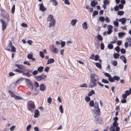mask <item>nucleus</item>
I'll return each mask as SVG.
<instances>
[{
  "mask_svg": "<svg viewBox=\"0 0 131 131\" xmlns=\"http://www.w3.org/2000/svg\"><path fill=\"white\" fill-rule=\"evenodd\" d=\"M26 82L30 90L32 91L33 90V85L32 82L30 80L27 79H26Z\"/></svg>",
  "mask_w": 131,
  "mask_h": 131,
  "instance_id": "obj_1",
  "label": "nucleus"
},
{
  "mask_svg": "<svg viewBox=\"0 0 131 131\" xmlns=\"http://www.w3.org/2000/svg\"><path fill=\"white\" fill-rule=\"evenodd\" d=\"M47 77V75L45 74H42L39 76H35V78L38 81H40L41 80L45 81V79Z\"/></svg>",
  "mask_w": 131,
  "mask_h": 131,
  "instance_id": "obj_2",
  "label": "nucleus"
},
{
  "mask_svg": "<svg viewBox=\"0 0 131 131\" xmlns=\"http://www.w3.org/2000/svg\"><path fill=\"white\" fill-rule=\"evenodd\" d=\"M98 81L90 79V82L89 84V88H93L96 86L97 84Z\"/></svg>",
  "mask_w": 131,
  "mask_h": 131,
  "instance_id": "obj_3",
  "label": "nucleus"
},
{
  "mask_svg": "<svg viewBox=\"0 0 131 131\" xmlns=\"http://www.w3.org/2000/svg\"><path fill=\"white\" fill-rule=\"evenodd\" d=\"M90 79L98 81V77L96 74L95 73H92L90 75Z\"/></svg>",
  "mask_w": 131,
  "mask_h": 131,
  "instance_id": "obj_4",
  "label": "nucleus"
},
{
  "mask_svg": "<svg viewBox=\"0 0 131 131\" xmlns=\"http://www.w3.org/2000/svg\"><path fill=\"white\" fill-rule=\"evenodd\" d=\"M1 23H2V28L3 30H4L6 28L7 23H6L3 20L1 19L0 20Z\"/></svg>",
  "mask_w": 131,
  "mask_h": 131,
  "instance_id": "obj_5",
  "label": "nucleus"
},
{
  "mask_svg": "<svg viewBox=\"0 0 131 131\" xmlns=\"http://www.w3.org/2000/svg\"><path fill=\"white\" fill-rule=\"evenodd\" d=\"M32 70H27V72L26 73H23V74L24 75L26 76L27 77H29L32 75Z\"/></svg>",
  "mask_w": 131,
  "mask_h": 131,
  "instance_id": "obj_6",
  "label": "nucleus"
},
{
  "mask_svg": "<svg viewBox=\"0 0 131 131\" xmlns=\"http://www.w3.org/2000/svg\"><path fill=\"white\" fill-rule=\"evenodd\" d=\"M50 50L52 52L57 53L58 51V49L55 48L53 45H51L50 47Z\"/></svg>",
  "mask_w": 131,
  "mask_h": 131,
  "instance_id": "obj_7",
  "label": "nucleus"
},
{
  "mask_svg": "<svg viewBox=\"0 0 131 131\" xmlns=\"http://www.w3.org/2000/svg\"><path fill=\"white\" fill-rule=\"evenodd\" d=\"M94 108L95 110L98 113H100V109L99 108V103L98 102H95V105L94 106Z\"/></svg>",
  "mask_w": 131,
  "mask_h": 131,
  "instance_id": "obj_8",
  "label": "nucleus"
},
{
  "mask_svg": "<svg viewBox=\"0 0 131 131\" xmlns=\"http://www.w3.org/2000/svg\"><path fill=\"white\" fill-rule=\"evenodd\" d=\"M112 28L113 26L110 25H109L107 26L108 31H107V34H110L111 33Z\"/></svg>",
  "mask_w": 131,
  "mask_h": 131,
  "instance_id": "obj_9",
  "label": "nucleus"
},
{
  "mask_svg": "<svg viewBox=\"0 0 131 131\" xmlns=\"http://www.w3.org/2000/svg\"><path fill=\"white\" fill-rule=\"evenodd\" d=\"M40 90L41 91H43L46 89V86L43 84H41L40 86Z\"/></svg>",
  "mask_w": 131,
  "mask_h": 131,
  "instance_id": "obj_10",
  "label": "nucleus"
},
{
  "mask_svg": "<svg viewBox=\"0 0 131 131\" xmlns=\"http://www.w3.org/2000/svg\"><path fill=\"white\" fill-rule=\"evenodd\" d=\"M118 20L119 22L121 23L122 24L124 25L125 23L126 19L125 18H122L119 19Z\"/></svg>",
  "mask_w": 131,
  "mask_h": 131,
  "instance_id": "obj_11",
  "label": "nucleus"
},
{
  "mask_svg": "<svg viewBox=\"0 0 131 131\" xmlns=\"http://www.w3.org/2000/svg\"><path fill=\"white\" fill-rule=\"evenodd\" d=\"M34 113V117L35 118L37 117L39 115V111L38 110H35Z\"/></svg>",
  "mask_w": 131,
  "mask_h": 131,
  "instance_id": "obj_12",
  "label": "nucleus"
},
{
  "mask_svg": "<svg viewBox=\"0 0 131 131\" xmlns=\"http://www.w3.org/2000/svg\"><path fill=\"white\" fill-rule=\"evenodd\" d=\"M35 106L34 103H30L29 104L28 108V110H30L31 109H34L35 108Z\"/></svg>",
  "mask_w": 131,
  "mask_h": 131,
  "instance_id": "obj_13",
  "label": "nucleus"
},
{
  "mask_svg": "<svg viewBox=\"0 0 131 131\" xmlns=\"http://www.w3.org/2000/svg\"><path fill=\"white\" fill-rule=\"evenodd\" d=\"M40 9L42 11H44L46 10V8L44 7L42 3L40 5Z\"/></svg>",
  "mask_w": 131,
  "mask_h": 131,
  "instance_id": "obj_14",
  "label": "nucleus"
},
{
  "mask_svg": "<svg viewBox=\"0 0 131 131\" xmlns=\"http://www.w3.org/2000/svg\"><path fill=\"white\" fill-rule=\"evenodd\" d=\"M50 23L49 24V27H51L52 26H54L55 23V20L54 19H53L52 21H49Z\"/></svg>",
  "mask_w": 131,
  "mask_h": 131,
  "instance_id": "obj_15",
  "label": "nucleus"
},
{
  "mask_svg": "<svg viewBox=\"0 0 131 131\" xmlns=\"http://www.w3.org/2000/svg\"><path fill=\"white\" fill-rule=\"evenodd\" d=\"M54 61V60L53 58L49 59L47 62V64H48L52 63H53Z\"/></svg>",
  "mask_w": 131,
  "mask_h": 131,
  "instance_id": "obj_16",
  "label": "nucleus"
},
{
  "mask_svg": "<svg viewBox=\"0 0 131 131\" xmlns=\"http://www.w3.org/2000/svg\"><path fill=\"white\" fill-rule=\"evenodd\" d=\"M120 59L122 60L125 63H126L127 61L125 57L123 56H121L120 57Z\"/></svg>",
  "mask_w": 131,
  "mask_h": 131,
  "instance_id": "obj_17",
  "label": "nucleus"
},
{
  "mask_svg": "<svg viewBox=\"0 0 131 131\" xmlns=\"http://www.w3.org/2000/svg\"><path fill=\"white\" fill-rule=\"evenodd\" d=\"M13 46L12 44V42L11 41H9V43L8 45V47L7 48V50L9 51H10V47L11 48V47Z\"/></svg>",
  "mask_w": 131,
  "mask_h": 131,
  "instance_id": "obj_18",
  "label": "nucleus"
},
{
  "mask_svg": "<svg viewBox=\"0 0 131 131\" xmlns=\"http://www.w3.org/2000/svg\"><path fill=\"white\" fill-rule=\"evenodd\" d=\"M77 20L76 19H73L71 21V24L72 26L75 25L77 22Z\"/></svg>",
  "mask_w": 131,
  "mask_h": 131,
  "instance_id": "obj_19",
  "label": "nucleus"
},
{
  "mask_svg": "<svg viewBox=\"0 0 131 131\" xmlns=\"http://www.w3.org/2000/svg\"><path fill=\"white\" fill-rule=\"evenodd\" d=\"M50 2H52V4L55 6H56L58 4L56 0H51Z\"/></svg>",
  "mask_w": 131,
  "mask_h": 131,
  "instance_id": "obj_20",
  "label": "nucleus"
},
{
  "mask_svg": "<svg viewBox=\"0 0 131 131\" xmlns=\"http://www.w3.org/2000/svg\"><path fill=\"white\" fill-rule=\"evenodd\" d=\"M53 16L52 15H50L48 17V21H52V20L53 19H53Z\"/></svg>",
  "mask_w": 131,
  "mask_h": 131,
  "instance_id": "obj_21",
  "label": "nucleus"
},
{
  "mask_svg": "<svg viewBox=\"0 0 131 131\" xmlns=\"http://www.w3.org/2000/svg\"><path fill=\"white\" fill-rule=\"evenodd\" d=\"M8 93L11 96L15 98L16 95L14 93H13L11 91L9 90L8 91Z\"/></svg>",
  "mask_w": 131,
  "mask_h": 131,
  "instance_id": "obj_22",
  "label": "nucleus"
},
{
  "mask_svg": "<svg viewBox=\"0 0 131 131\" xmlns=\"http://www.w3.org/2000/svg\"><path fill=\"white\" fill-rule=\"evenodd\" d=\"M43 67L42 66H41L38 68L37 71L39 72H41L43 71Z\"/></svg>",
  "mask_w": 131,
  "mask_h": 131,
  "instance_id": "obj_23",
  "label": "nucleus"
},
{
  "mask_svg": "<svg viewBox=\"0 0 131 131\" xmlns=\"http://www.w3.org/2000/svg\"><path fill=\"white\" fill-rule=\"evenodd\" d=\"M82 26L83 28L85 29H87V24L86 22H84L82 25Z\"/></svg>",
  "mask_w": 131,
  "mask_h": 131,
  "instance_id": "obj_24",
  "label": "nucleus"
},
{
  "mask_svg": "<svg viewBox=\"0 0 131 131\" xmlns=\"http://www.w3.org/2000/svg\"><path fill=\"white\" fill-rule=\"evenodd\" d=\"M118 36L119 37L124 36L126 34V33L123 32H119L118 34Z\"/></svg>",
  "mask_w": 131,
  "mask_h": 131,
  "instance_id": "obj_25",
  "label": "nucleus"
},
{
  "mask_svg": "<svg viewBox=\"0 0 131 131\" xmlns=\"http://www.w3.org/2000/svg\"><path fill=\"white\" fill-rule=\"evenodd\" d=\"M95 94L94 91L93 90H92L88 93V95L89 96H91L92 94Z\"/></svg>",
  "mask_w": 131,
  "mask_h": 131,
  "instance_id": "obj_26",
  "label": "nucleus"
},
{
  "mask_svg": "<svg viewBox=\"0 0 131 131\" xmlns=\"http://www.w3.org/2000/svg\"><path fill=\"white\" fill-rule=\"evenodd\" d=\"M89 105L91 107H93L94 105V101L93 100L91 101L89 103Z\"/></svg>",
  "mask_w": 131,
  "mask_h": 131,
  "instance_id": "obj_27",
  "label": "nucleus"
},
{
  "mask_svg": "<svg viewBox=\"0 0 131 131\" xmlns=\"http://www.w3.org/2000/svg\"><path fill=\"white\" fill-rule=\"evenodd\" d=\"M112 64L114 66H116L117 65V62L116 61H112L111 62Z\"/></svg>",
  "mask_w": 131,
  "mask_h": 131,
  "instance_id": "obj_28",
  "label": "nucleus"
},
{
  "mask_svg": "<svg viewBox=\"0 0 131 131\" xmlns=\"http://www.w3.org/2000/svg\"><path fill=\"white\" fill-rule=\"evenodd\" d=\"M113 78L114 80H115L116 81H118L120 80V78L119 77L117 76H114L113 77Z\"/></svg>",
  "mask_w": 131,
  "mask_h": 131,
  "instance_id": "obj_29",
  "label": "nucleus"
},
{
  "mask_svg": "<svg viewBox=\"0 0 131 131\" xmlns=\"http://www.w3.org/2000/svg\"><path fill=\"white\" fill-rule=\"evenodd\" d=\"M104 17L103 16H100L99 17V20L102 22H103L105 20Z\"/></svg>",
  "mask_w": 131,
  "mask_h": 131,
  "instance_id": "obj_30",
  "label": "nucleus"
},
{
  "mask_svg": "<svg viewBox=\"0 0 131 131\" xmlns=\"http://www.w3.org/2000/svg\"><path fill=\"white\" fill-rule=\"evenodd\" d=\"M119 54L117 53H115L114 54V57L115 59H117L119 57Z\"/></svg>",
  "mask_w": 131,
  "mask_h": 131,
  "instance_id": "obj_31",
  "label": "nucleus"
},
{
  "mask_svg": "<svg viewBox=\"0 0 131 131\" xmlns=\"http://www.w3.org/2000/svg\"><path fill=\"white\" fill-rule=\"evenodd\" d=\"M96 66L99 68H101L102 66L99 63L97 62L95 64Z\"/></svg>",
  "mask_w": 131,
  "mask_h": 131,
  "instance_id": "obj_32",
  "label": "nucleus"
},
{
  "mask_svg": "<svg viewBox=\"0 0 131 131\" xmlns=\"http://www.w3.org/2000/svg\"><path fill=\"white\" fill-rule=\"evenodd\" d=\"M97 38L100 41H102L103 40V38L102 36L100 35H98L97 36Z\"/></svg>",
  "mask_w": 131,
  "mask_h": 131,
  "instance_id": "obj_33",
  "label": "nucleus"
},
{
  "mask_svg": "<svg viewBox=\"0 0 131 131\" xmlns=\"http://www.w3.org/2000/svg\"><path fill=\"white\" fill-rule=\"evenodd\" d=\"M85 100L86 102H88L90 101V99L89 97L86 96L85 98Z\"/></svg>",
  "mask_w": 131,
  "mask_h": 131,
  "instance_id": "obj_34",
  "label": "nucleus"
},
{
  "mask_svg": "<svg viewBox=\"0 0 131 131\" xmlns=\"http://www.w3.org/2000/svg\"><path fill=\"white\" fill-rule=\"evenodd\" d=\"M35 87L38 88L39 87V85L38 83L37 82H35L34 84Z\"/></svg>",
  "mask_w": 131,
  "mask_h": 131,
  "instance_id": "obj_35",
  "label": "nucleus"
},
{
  "mask_svg": "<svg viewBox=\"0 0 131 131\" xmlns=\"http://www.w3.org/2000/svg\"><path fill=\"white\" fill-rule=\"evenodd\" d=\"M108 80L110 82H113L114 81L113 77V78L111 76L110 77L108 78Z\"/></svg>",
  "mask_w": 131,
  "mask_h": 131,
  "instance_id": "obj_36",
  "label": "nucleus"
},
{
  "mask_svg": "<svg viewBox=\"0 0 131 131\" xmlns=\"http://www.w3.org/2000/svg\"><path fill=\"white\" fill-rule=\"evenodd\" d=\"M15 71L19 73H23V71L18 69H15Z\"/></svg>",
  "mask_w": 131,
  "mask_h": 131,
  "instance_id": "obj_37",
  "label": "nucleus"
},
{
  "mask_svg": "<svg viewBox=\"0 0 131 131\" xmlns=\"http://www.w3.org/2000/svg\"><path fill=\"white\" fill-rule=\"evenodd\" d=\"M91 5L93 7H95L96 5L95 1H91Z\"/></svg>",
  "mask_w": 131,
  "mask_h": 131,
  "instance_id": "obj_38",
  "label": "nucleus"
},
{
  "mask_svg": "<svg viewBox=\"0 0 131 131\" xmlns=\"http://www.w3.org/2000/svg\"><path fill=\"white\" fill-rule=\"evenodd\" d=\"M117 13L118 15H123L124 12L123 11H119L117 12Z\"/></svg>",
  "mask_w": 131,
  "mask_h": 131,
  "instance_id": "obj_39",
  "label": "nucleus"
},
{
  "mask_svg": "<svg viewBox=\"0 0 131 131\" xmlns=\"http://www.w3.org/2000/svg\"><path fill=\"white\" fill-rule=\"evenodd\" d=\"M102 82L104 83H106V84H108V83H109L108 81L106 79H102Z\"/></svg>",
  "mask_w": 131,
  "mask_h": 131,
  "instance_id": "obj_40",
  "label": "nucleus"
},
{
  "mask_svg": "<svg viewBox=\"0 0 131 131\" xmlns=\"http://www.w3.org/2000/svg\"><path fill=\"white\" fill-rule=\"evenodd\" d=\"M39 54L40 57L42 58L44 57V55L42 51H40L39 52Z\"/></svg>",
  "mask_w": 131,
  "mask_h": 131,
  "instance_id": "obj_41",
  "label": "nucleus"
},
{
  "mask_svg": "<svg viewBox=\"0 0 131 131\" xmlns=\"http://www.w3.org/2000/svg\"><path fill=\"white\" fill-rule=\"evenodd\" d=\"M98 12L97 11L94 10L93 13L92 15L93 16H95V15H98Z\"/></svg>",
  "mask_w": 131,
  "mask_h": 131,
  "instance_id": "obj_42",
  "label": "nucleus"
},
{
  "mask_svg": "<svg viewBox=\"0 0 131 131\" xmlns=\"http://www.w3.org/2000/svg\"><path fill=\"white\" fill-rule=\"evenodd\" d=\"M115 49L117 52H118L120 50L119 47L118 46H117L115 48Z\"/></svg>",
  "mask_w": 131,
  "mask_h": 131,
  "instance_id": "obj_43",
  "label": "nucleus"
},
{
  "mask_svg": "<svg viewBox=\"0 0 131 131\" xmlns=\"http://www.w3.org/2000/svg\"><path fill=\"white\" fill-rule=\"evenodd\" d=\"M59 108L61 113H63V108L62 105H60Z\"/></svg>",
  "mask_w": 131,
  "mask_h": 131,
  "instance_id": "obj_44",
  "label": "nucleus"
},
{
  "mask_svg": "<svg viewBox=\"0 0 131 131\" xmlns=\"http://www.w3.org/2000/svg\"><path fill=\"white\" fill-rule=\"evenodd\" d=\"M19 69H24V66L21 65H19L18 67Z\"/></svg>",
  "mask_w": 131,
  "mask_h": 131,
  "instance_id": "obj_45",
  "label": "nucleus"
},
{
  "mask_svg": "<svg viewBox=\"0 0 131 131\" xmlns=\"http://www.w3.org/2000/svg\"><path fill=\"white\" fill-rule=\"evenodd\" d=\"M117 38L116 37H115L114 38V40L112 41L111 42V44H114L116 43V41H117Z\"/></svg>",
  "mask_w": 131,
  "mask_h": 131,
  "instance_id": "obj_46",
  "label": "nucleus"
},
{
  "mask_svg": "<svg viewBox=\"0 0 131 131\" xmlns=\"http://www.w3.org/2000/svg\"><path fill=\"white\" fill-rule=\"evenodd\" d=\"M113 45L111 44H108V48L110 49H112L113 48Z\"/></svg>",
  "mask_w": 131,
  "mask_h": 131,
  "instance_id": "obj_47",
  "label": "nucleus"
},
{
  "mask_svg": "<svg viewBox=\"0 0 131 131\" xmlns=\"http://www.w3.org/2000/svg\"><path fill=\"white\" fill-rule=\"evenodd\" d=\"M117 122H114L113 123V126H111V127H116L117 126Z\"/></svg>",
  "mask_w": 131,
  "mask_h": 131,
  "instance_id": "obj_48",
  "label": "nucleus"
},
{
  "mask_svg": "<svg viewBox=\"0 0 131 131\" xmlns=\"http://www.w3.org/2000/svg\"><path fill=\"white\" fill-rule=\"evenodd\" d=\"M113 24L116 27H117L118 26V23L117 21H114L113 23Z\"/></svg>",
  "mask_w": 131,
  "mask_h": 131,
  "instance_id": "obj_49",
  "label": "nucleus"
},
{
  "mask_svg": "<svg viewBox=\"0 0 131 131\" xmlns=\"http://www.w3.org/2000/svg\"><path fill=\"white\" fill-rule=\"evenodd\" d=\"M11 50L12 52H14L16 51V49L14 47L13 45L11 47Z\"/></svg>",
  "mask_w": 131,
  "mask_h": 131,
  "instance_id": "obj_50",
  "label": "nucleus"
},
{
  "mask_svg": "<svg viewBox=\"0 0 131 131\" xmlns=\"http://www.w3.org/2000/svg\"><path fill=\"white\" fill-rule=\"evenodd\" d=\"M38 73V71L37 70H35L32 72V74L33 75H35L37 74Z\"/></svg>",
  "mask_w": 131,
  "mask_h": 131,
  "instance_id": "obj_51",
  "label": "nucleus"
},
{
  "mask_svg": "<svg viewBox=\"0 0 131 131\" xmlns=\"http://www.w3.org/2000/svg\"><path fill=\"white\" fill-rule=\"evenodd\" d=\"M101 48L102 50H103L104 49V44L102 43L100 44Z\"/></svg>",
  "mask_w": 131,
  "mask_h": 131,
  "instance_id": "obj_52",
  "label": "nucleus"
},
{
  "mask_svg": "<svg viewBox=\"0 0 131 131\" xmlns=\"http://www.w3.org/2000/svg\"><path fill=\"white\" fill-rule=\"evenodd\" d=\"M48 102L50 104L52 102V99L50 97H49L47 99Z\"/></svg>",
  "mask_w": 131,
  "mask_h": 131,
  "instance_id": "obj_53",
  "label": "nucleus"
},
{
  "mask_svg": "<svg viewBox=\"0 0 131 131\" xmlns=\"http://www.w3.org/2000/svg\"><path fill=\"white\" fill-rule=\"evenodd\" d=\"M15 5H13V6L12 8V13H14L15 10Z\"/></svg>",
  "mask_w": 131,
  "mask_h": 131,
  "instance_id": "obj_54",
  "label": "nucleus"
},
{
  "mask_svg": "<svg viewBox=\"0 0 131 131\" xmlns=\"http://www.w3.org/2000/svg\"><path fill=\"white\" fill-rule=\"evenodd\" d=\"M33 57L32 55L31 54H29L27 56V58L29 59H31Z\"/></svg>",
  "mask_w": 131,
  "mask_h": 131,
  "instance_id": "obj_55",
  "label": "nucleus"
},
{
  "mask_svg": "<svg viewBox=\"0 0 131 131\" xmlns=\"http://www.w3.org/2000/svg\"><path fill=\"white\" fill-rule=\"evenodd\" d=\"M23 63L29 66H30V63H29V62L27 61L24 62Z\"/></svg>",
  "mask_w": 131,
  "mask_h": 131,
  "instance_id": "obj_56",
  "label": "nucleus"
},
{
  "mask_svg": "<svg viewBox=\"0 0 131 131\" xmlns=\"http://www.w3.org/2000/svg\"><path fill=\"white\" fill-rule=\"evenodd\" d=\"M125 94L127 96L130 94V92L129 91L126 90L125 91Z\"/></svg>",
  "mask_w": 131,
  "mask_h": 131,
  "instance_id": "obj_57",
  "label": "nucleus"
},
{
  "mask_svg": "<svg viewBox=\"0 0 131 131\" xmlns=\"http://www.w3.org/2000/svg\"><path fill=\"white\" fill-rule=\"evenodd\" d=\"M110 130V131H115V128L114 127H111Z\"/></svg>",
  "mask_w": 131,
  "mask_h": 131,
  "instance_id": "obj_58",
  "label": "nucleus"
},
{
  "mask_svg": "<svg viewBox=\"0 0 131 131\" xmlns=\"http://www.w3.org/2000/svg\"><path fill=\"white\" fill-rule=\"evenodd\" d=\"M15 99H17L19 100H20L21 99H23L21 97L17 96H16Z\"/></svg>",
  "mask_w": 131,
  "mask_h": 131,
  "instance_id": "obj_59",
  "label": "nucleus"
},
{
  "mask_svg": "<svg viewBox=\"0 0 131 131\" xmlns=\"http://www.w3.org/2000/svg\"><path fill=\"white\" fill-rule=\"evenodd\" d=\"M50 68L48 67H47L44 69V71L47 72H48Z\"/></svg>",
  "mask_w": 131,
  "mask_h": 131,
  "instance_id": "obj_60",
  "label": "nucleus"
},
{
  "mask_svg": "<svg viewBox=\"0 0 131 131\" xmlns=\"http://www.w3.org/2000/svg\"><path fill=\"white\" fill-rule=\"evenodd\" d=\"M31 125H28L26 127V129L27 131L29 130L30 129L31 127Z\"/></svg>",
  "mask_w": 131,
  "mask_h": 131,
  "instance_id": "obj_61",
  "label": "nucleus"
},
{
  "mask_svg": "<svg viewBox=\"0 0 131 131\" xmlns=\"http://www.w3.org/2000/svg\"><path fill=\"white\" fill-rule=\"evenodd\" d=\"M104 74L105 76L108 78L110 77L111 76V75L107 73H105Z\"/></svg>",
  "mask_w": 131,
  "mask_h": 131,
  "instance_id": "obj_62",
  "label": "nucleus"
},
{
  "mask_svg": "<svg viewBox=\"0 0 131 131\" xmlns=\"http://www.w3.org/2000/svg\"><path fill=\"white\" fill-rule=\"evenodd\" d=\"M121 102L122 103H125L126 102V100L125 99H123L121 100Z\"/></svg>",
  "mask_w": 131,
  "mask_h": 131,
  "instance_id": "obj_63",
  "label": "nucleus"
},
{
  "mask_svg": "<svg viewBox=\"0 0 131 131\" xmlns=\"http://www.w3.org/2000/svg\"><path fill=\"white\" fill-rule=\"evenodd\" d=\"M121 51L122 53H125L126 52L125 49L123 48H122L121 49Z\"/></svg>",
  "mask_w": 131,
  "mask_h": 131,
  "instance_id": "obj_64",
  "label": "nucleus"
}]
</instances>
